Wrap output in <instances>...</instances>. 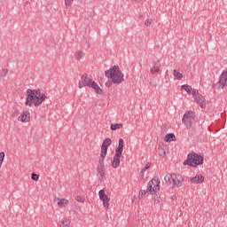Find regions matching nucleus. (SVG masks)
<instances>
[{
    "label": "nucleus",
    "instance_id": "f257e3e1",
    "mask_svg": "<svg viewBox=\"0 0 227 227\" xmlns=\"http://www.w3.org/2000/svg\"><path fill=\"white\" fill-rule=\"evenodd\" d=\"M47 98V96L45 94H42V91L40 90H31L28 89L27 90V99H26V106H28V107H31V106H35V107H38Z\"/></svg>",
    "mask_w": 227,
    "mask_h": 227
},
{
    "label": "nucleus",
    "instance_id": "f03ea898",
    "mask_svg": "<svg viewBox=\"0 0 227 227\" xmlns=\"http://www.w3.org/2000/svg\"><path fill=\"white\" fill-rule=\"evenodd\" d=\"M106 77L112 79L114 84H121L123 82V73L120 72L118 66L112 67L109 70L105 72Z\"/></svg>",
    "mask_w": 227,
    "mask_h": 227
},
{
    "label": "nucleus",
    "instance_id": "7ed1b4c3",
    "mask_svg": "<svg viewBox=\"0 0 227 227\" xmlns=\"http://www.w3.org/2000/svg\"><path fill=\"white\" fill-rule=\"evenodd\" d=\"M203 164V156L192 153L187 155V159L184 161V166H191V168H197Z\"/></svg>",
    "mask_w": 227,
    "mask_h": 227
},
{
    "label": "nucleus",
    "instance_id": "20e7f679",
    "mask_svg": "<svg viewBox=\"0 0 227 227\" xmlns=\"http://www.w3.org/2000/svg\"><path fill=\"white\" fill-rule=\"evenodd\" d=\"M160 180H159V177L153 178L147 184V191L150 192V194H155V192H159L160 191Z\"/></svg>",
    "mask_w": 227,
    "mask_h": 227
},
{
    "label": "nucleus",
    "instance_id": "39448f33",
    "mask_svg": "<svg viewBox=\"0 0 227 227\" xmlns=\"http://www.w3.org/2000/svg\"><path fill=\"white\" fill-rule=\"evenodd\" d=\"M192 95L194 98V102L201 107V109H205L207 107V101H205V97L200 94V91L196 89L192 90Z\"/></svg>",
    "mask_w": 227,
    "mask_h": 227
},
{
    "label": "nucleus",
    "instance_id": "423d86ee",
    "mask_svg": "<svg viewBox=\"0 0 227 227\" xmlns=\"http://www.w3.org/2000/svg\"><path fill=\"white\" fill-rule=\"evenodd\" d=\"M195 114L192 111L187 112L184 114L182 121L184 123L187 129H191L192 127V123H194Z\"/></svg>",
    "mask_w": 227,
    "mask_h": 227
},
{
    "label": "nucleus",
    "instance_id": "0eeeda50",
    "mask_svg": "<svg viewBox=\"0 0 227 227\" xmlns=\"http://www.w3.org/2000/svg\"><path fill=\"white\" fill-rule=\"evenodd\" d=\"M93 82V80L88 78V74H83L81 77V80L78 82V87L81 89L85 88L86 86L90 88V84Z\"/></svg>",
    "mask_w": 227,
    "mask_h": 227
},
{
    "label": "nucleus",
    "instance_id": "6e6552de",
    "mask_svg": "<svg viewBox=\"0 0 227 227\" xmlns=\"http://www.w3.org/2000/svg\"><path fill=\"white\" fill-rule=\"evenodd\" d=\"M30 120L31 114L29 113V111H23L18 117V121H21V123H27Z\"/></svg>",
    "mask_w": 227,
    "mask_h": 227
},
{
    "label": "nucleus",
    "instance_id": "1a4fd4ad",
    "mask_svg": "<svg viewBox=\"0 0 227 227\" xmlns=\"http://www.w3.org/2000/svg\"><path fill=\"white\" fill-rule=\"evenodd\" d=\"M172 185L174 187H182V185H184V177L173 174Z\"/></svg>",
    "mask_w": 227,
    "mask_h": 227
},
{
    "label": "nucleus",
    "instance_id": "9d476101",
    "mask_svg": "<svg viewBox=\"0 0 227 227\" xmlns=\"http://www.w3.org/2000/svg\"><path fill=\"white\" fill-rule=\"evenodd\" d=\"M53 201L57 203L59 208H66V207H68V200L67 199H61L59 197H55L53 199Z\"/></svg>",
    "mask_w": 227,
    "mask_h": 227
},
{
    "label": "nucleus",
    "instance_id": "9b49d317",
    "mask_svg": "<svg viewBox=\"0 0 227 227\" xmlns=\"http://www.w3.org/2000/svg\"><path fill=\"white\" fill-rule=\"evenodd\" d=\"M219 86L222 90L227 88V71H223L219 79Z\"/></svg>",
    "mask_w": 227,
    "mask_h": 227
},
{
    "label": "nucleus",
    "instance_id": "f8f14e48",
    "mask_svg": "<svg viewBox=\"0 0 227 227\" xmlns=\"http://www.w3.org/2000/svg\"><path fill=\"white\" fill-rule=\"evenodd\" d=\"M98 174L97 176L98 180H104L106 178V167L105 166H98Z\"/></svg>",
    "mask_w": 227,
    "mask_h": 227
},
{
    "label": "nucleus",
    "instance_id": "ddd939ff",
    "mask_svg": "<svg viewBox=\"0 0 227 227\" xmlns=\"http://www.w3.org/2000/svg\"><path fill=\"white\" fill-rule=\"evenodd\" d=\"M89 88H92V90H94V91L98 95H104V90H102V89L99 88L98 84H97V82H95V81H92V82L90 83V86H89Z\"/></svg>",
    "mask_w": 227,
    "mask_h": 227
},
{
    "label": "nucleus",
    "instance_id": "4468645a",
    "mask_svg": "<svg viewBox=\"0 0 227 227\" xmlns=\"http://www.w3.org/2000/svg\"><path fill=\"white\" fill-rule=\"evenodd\" d=\"M111 138H106L103 141L102 146H101V152L104 153H107V148L111 146Z\"/></svg>",
    "mask_w": 227,
    "mask_h": 227
},
{
    "label": "nucleus",
    "instance_id": "2eb2a0df",
    "mask_svg": "<svg viewBox=\"0 0 227 227\" xmlns=\"http://www.w3.org/2000/svg\"><path fill=\"white\" fill-rule=\"evenodd\" d=\"M204 181H205V177L203 176H201V175L195 176L194 177H192L190 179V182L192 184H201Z\"/></svg>",
    "mask_w": 227,
    "mask_h": 227
},
{
    "label": "nucleus",
    "instance_id": "dca6fc26",
    "mask_svg": "<svg viewBox=\"0 0 227 227\" xmlns=\"http://www.w3.org/2000/svg\"><path fill=\"white\" fill-rule=\"evenodd\" d=\"M160 72V62L156 61L153 63L152 68H151V74H157Z\"/></svg>",
    "mask_w": 227,
    "mask_h": 227
},
{
    "label": "nucleus",
    "instance_id": "f3484780",
    "mask_svg": "<svg viewBox=\"0 0 227 227\" xmlns=\"http://www.w3.org/2000/svg\"><path fill=\"white\" fill-rule=\"evenodd\" d=\"M123 145H124V142H123L122 138H120L119 139V145L115 149V153L116 154L121 155V153H123Z\"/></svg>",
    "mask_w": 227,
    "mask_h": 227
},
{
    "label": "nucleus",
    "instance_id": "a211bd4d",
    "mask_svg": "<svg viewBox=\"0 0 227 227\" xmlns=\"http://www.w3.org/2000/svg\"><path fill=\"white\" fill-rule=\"evenodd\" d=\"M120 159H121V154H116L114 157V160L112 161V167L117 168L120 166Z\"/></svg>",
    "mask_w": 227,
    "mask_h": 227
},
{
    "label": "nucleus",
    "instance_id": "6ab92c4d",
    "mask_svg": "<svg viewBox=\"0 0 227 227\" xmlns=\"http://www.w3.org/2000/svg\"><path fill=\"white\" fill-rule=\"evenodd\" d=\"M165 141L166 143H171V141H176V137H175V134L168 133L165 136Z\"/></svg>",
    "mask_w": 227,
    "mask_h": 227
},
{
    "label": "nucleus",
    "instance_id": "aec40b11",
    "mask_svg": "<svg viewBox=\"0 0 227 227\" xmlns=\"http://www.w3.org/2000/svg\"><path fill=\"white\" fill-rule=\"evenodd\" d=\"M59 227H70V220L67 218H62L59 221Z\"/></svg>",
    "mask_w": 227,
    "mask_h": 227
},
{
    "label": "nucleus",
    "instance_id": "412c9836",
    "mask_svg": "<svg viewBox=\"0 0 227 227\" xmlns=\"http://www.w3.org/2000/svg\"><path fill=\"white\" fill-rule=\"evenodd\" d=\"M173 75H174L175 79H177V81H182V79L184 78V74H182V73H180L176 69L173 70Z\"/></svg>",
    "mask_w": 227,
    "mask_h": 227
},
{
    "label": "nucleus",
    "instance_id": "4be33fe9",
    "mask_svg": "<svg viewBox=\"0 0 227 227\" xmlns=\"http://www.w3.org/2000/svg\"><path fill=\"white\" fill-rule=\"evenodd\" d=\"M166 146H160L159 148V155L161 159H164V157H166Z\"/></svg>",
    "mask_w": 227,
    "mask_h": 227
},
{
    "label": "nucleus",
    "instance_id": "5701e85b",
    "mask_svg": "<svg viewBox=\"0 0 227 227\" xmlns=\"http://www.w3.org/2000/svg\"><path fill=\"white\" fill-rule=\"evenodd\" d=\"M164 181L166 184H173V174H167L164 176Z\"/></svg>",
    "mask_w": 227,
    "mask_h": 227
},
{
    "label": "nucleus",
    "instance_id": "b1692460",
    "mask_svg": "<svg viewBox=\"0 0 227 227\" xmlns=\"http://www.w3.org/2000/svg\"><path fill=\"white\" fill-rule=\"evenodd\" d=\"M106 155H107V153L101 152L98 166H104V160L106 159Z\"/></svg>",
    "mask_w": 227,
    "mask_h": 227
},
{
    "label": "nucleus",
    "instance_id": "393cba45",
    "mask_svg": "<svg viewBox=\"0 0 227 227\" xmlns=\"http://www.w3.org/2000/svg\"><path fill=\"white\" fill-rule=\"evenodd\" d=\"M182 90H184V91H186V93H188V95H191V91L192 93V87H191V85H182L181 86Z\"/></svg>",
    "mask_w": 227,
    "mask_h": 227
},
{
    "label": "nucleus",
    "instance_id": "a878e982",
    "mask_svg": "<svg viewBox=\"0 0 227 227\" xmlns=\"http://www.w3.org/2000/svg\"><path fill=\"white\" fill-rule=\"evenodd\" d=\"M98 196H99V200H101V201H103L104 200H107V196L106 195V191L104 190H100L98 192Z\"/></svg>",
    "mask_w": 227,
    "mask_h": 227
},
{
    "label": "nucleus",
    "instance_id": "bb28decb",
    "mask_svg": "<svg viewBox=\"0 0 227 227\" xmlns=\"http://www.w3.org/2000/svg\"><path fill=\"white\" fill-rule=\"evenodd\" d=\"M121 127H123V124L116 123V124H112L110 126V129H111V130H118V129H121Z\"/></svg>",
    "mask_w": 227,
    "mask_h": 227
},
{
    "label": "nucleus",
    "instance_id": "cd10ccee",
    "mask_svg": "<svg viewBox=\"0 0 227 227\" xmlns=\"http://www.w3.org/2000/svg\"><path fill=\"white\" fill-rule=\"evenodd\" d=\"M74 58L75 59L79 60V59H82L84 58V52L82 51H77L75 54H74Z\"/></svg>",
    "mask_w": 227,
    "mask_h": 227
},
{
    "label": "nucleus",
    "instance_id": "c85d7f7f",
    "mask_svg": "<svg viewBox=\"0 0 227 227\" xmlns=\"http://www.w3.org/2000/svg\"><path fill=\"white\" fill-rule=\"evenodd\" d=\"M72 3H74V0H65V6L67 10L72 6Z\"/></svg>",
    "mask_w": 227,
    "mask_h": 227
},
{
    "label": "nucleus",
    "instance_id": "c756f323",
    "mask_svg": "<svg viewBox=\"0 0 227 227\" xmlns=\"http://www.w3.org/2000/svg\"><path fill=\"white\" fill-rule=\"evenodd\" d=\"M3 162H4V152L0 153V169L3 166Z\"/></svg>",
    "mask_w": 227,
    "mask_h": 227
},
{
    "label": "nucleus",
    "instance_id": "7c9ffc66",
    "mask_svg": "<svg viewBox=\"0 0 227 227\" xmlns=\"http://www.w3.org/2000/svg\"><path fill=\"white\" fill-rule=\"evenodd\" d=\"M103 207L109 208V197H107V200H103Z\"/></svg>",
    "mask_w": 227,
    "mask_h": 227
},
{
    "label": "nucleus",
    "instance_id": "2f4dec72",
    "mask_svg": "<svg viewBox=\"0 0 227 227\" xmlns=\"http://www.w3.org/2000/svg\"><path fill=\"white\" fill-rule=\"evenodd\" d=\"M8 74V69H3L0 73L1 77H6V74Z\"/></svg>",
    "mask_w": 227,
    "mask_h": 227
},
{
    "label": "nucleus",
    "instance_id": "473e14b6",
    "mask_svg": "<svg viewBox=\"0 0 227 227\" xmlns=\"http://www.w3.org/2000/svg\"><path fill=\"white\" fill-rule=\"evenodd\" d=\"M31 178L32 180H35L36 182L38 181V178H40V176H38V174L32 173Z\"/></svg>",
    "mask_w": 227,
    "mask_h": 227
},
{
    "label": "nucleus",
    "instance_id": "72a5a7b5",
    "mask_svg": "<svg viewBox=\"0 0 227 227\" xmlns=\"http://www.w3.org/2000/svg\"><path fill=\"white\" fill-rule=\"evenodd\" d=\"M75 200L76 201H79V203H84V198L81 196H76Z\"/></svg>",
    "mask_w": 227,
    "mask_h": 227
},
{
    "label": "nucleus",
    "instance_id": "f704fd0d",
    "mask_svg": "<svg viewBox=\"0 0 227 227\" xmlns=\"http://www.w3.org/2000/svg\"><path fill=\"white\" fill-rule=\"evenodd\" d=\"M152 22H153V20L148 19V20H145V26H150V24H152Z\"/></svg>",
    "mask_w": 227,
    "mask_h": 227
},
{
    "label": "nucleus",
    "instance_id": "c9c22d12",
    "mask_svg": "<svg viewBox=\"0 0 227 227\" xmlns=\"http://www.w3.org/2000/svg\"><path fill=\"white\" fill-rule=\"evenodd\" d=\"M152 166V163H146L145 167L143 169V171H146V169H150V167Z\"/></svg>",
    "mask_w": 227,
    "mask_h": 227
},
{
    "label": "nucleus",
    "instance_id": "e433bc0d",
    "mask_svg": "<svg viewBox=\"0 0 227 227\" xmlns=\"http://www.w3.org/2000/svg\"><path fill=\"white\" fill-rule=\"evenodd\" d=\"M145 195H146V191L145 190L140 191L139 198H143V196H145Z\"/></svg>",
    "mask_w": 227,
    "mask_h": 227
},
{
    "label": "nucleus",
    "instance_id": "4c0bfd02",
    "mask_svg": "<svg viewBox=\"0 0 227 227\" xmlns=\"http://www.w3.org/2000/svg\"><path fill=\"white\" fill-rule=\"evenodd\" d=\"M140 176H141V178H143V176H145V170H141L140 171Z\"/></svg>",
    "mask_w": 227,
    "mask_h": 227
},
{
    "label": "nucleus",
    "instance_id": "58836bf2",
    "mask_svg": "<svg viewBox=\"0 0 227 227\" xmlns=\"http://www.w3.org/2000/svg\"><path fill=\"white\" fill-rule=\"evenodd\" d=\"M12 117H15V114H12Z\"/></svg>",
    "mask_w": 227,
    "mask_h": 227
}]
</instances>
